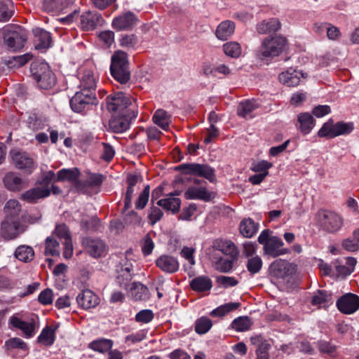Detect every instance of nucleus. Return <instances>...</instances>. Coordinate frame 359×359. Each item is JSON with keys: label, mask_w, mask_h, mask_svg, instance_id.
<instances>
[{"label": "nucleus", "mask_w": 359, "mask_h": 359, "mask_svg": "<svg viewBox=\"0 0 359 359\" xmlns=\"http://www.w3.org/2000/svg\"><path fill=\"white\" fill-rule=\"evenodd\" d=\"M106 106L107 110L114 114L109 121V127L114 133L127 130L131 121L137 116L136 100L122 92L109 95Z\"/></svg>", "instance_id": "f257e3e1"}, {"label": "nucleus", "mask_w": 359, "mask_h": 359, "mask_svg": "<svg viewBox=\"0 0 359 359\" xmlns=\"http://www.w3.org/2000/svg\"><path fill=\"white\" fill-rule=\"evenodd\" d=\"M10 327L22 332L26 339L32 338L39 330L38 317L34 313L18 312L8 320Z\"/></svg>", "instance_id": "f03ea898"}, {"label": "nucleus", "mask_w": 359, "mask_h": 359, "mask_svg": "<svg viewBox=\"0 0 359 359\" xmlns=\"http://www.w3.org/2000/svg\"><path fill=\"white\" fill-rule=\"evenodd\" d=\"M55 177L53 171L43 173L38 181L36 186L22 194V199L29 203L48 197L50 194V184Z\"/></svg>", "instance_id": "7ed1b4c3"}, {"label": "nucleus", "mask_w": 359, "mask_h": 359, "mask_svg": "<svg viewBox=\"0 0 359 359\" xmlns=\"http://www.w3.org/2000/svg\"><path fill=\"white\" fill-rule=\"evenodd\" d=\"M286 43V39L280 36L266 37L257 51V56L262 60L278 56L284 50Z\"/></svg>", "instance_id": "20e7f679"}, {"label": "nucleus", "mask_w": 359, "mask_h": 359, "mask_svg": "<svg viewBox=\"0 0 359 359\" xmlns=\"http://www.w3.org/2000/svg\"><path fill=\"white\" fill-rule=\"evenodd\" d=\"M354 130L353 122L338 121L334 123L332 118L325 122L318 132L320 137L333 139L341 135H347Z\"/></svg>", "instance_id": "39448f33"}, {"label": "nucleus", "mask_w": 359, "mask_h": 359, "mask_svg": "<svg viewBox=\"0 0 359 359\" xmlns=\"http://www.w3.org/2000/svg\"><path fill=\"white\" fill-rule=\"evenodd\" d=\"M31 72L41 88L49 89L55 85L56 79L48 63L44 62L32 63Z\"/></svg>", "instance_id": "423d86ee"}, {"label": "nucleus", "mask_w": 359, "mask_h": 359, "mask_svg": "<svg viewBox=\"0 0 359 359\" xmlns=\"http://www.w3.org/2000/svg\"><path fill=\"white\" fill-rule=\"evenodd\" d=\"M176 170L184 175L203 177L210 182L215 180V170L208 164L183 163L179 165Z\"/></svg>", "instance_id": "0eeeda50"}, {"label": "nucleus", "mask_w": 359, "mask_h": 359, "mask_svg": "<svg viewBox=\"0 0 359 359\" xmlns=\"http://www.w3.org/2000/svg\"><path fill=\"white\" fill-rule=\"evenodd\" d=\"M320 227L328 233H336L344 224L343 217L332 211L323 210L318 214Z\"/></svg>", "instance_id": "6e6552de"}, {"label": "nucleus", "mask_w": 359, "mask_h": 359, "mask_svg": "<svg viewBox=\"0 0 359 359\" xmlns=\"http://www.w3.org/2000/svg\"><path fill=\"white\" fill-rule=\"evenodd\" d=\"M25 231L18 217H6L1 225L0 234L6 240H13Z\"/></svg>", "instance_id": "1a4fd4ad"}, {"label": "nucleus", "mask_w": 359, "mask_h": 359, "mask_svg": "<svg viewBox=\"0 0 359 359\" xmlns=\"http://www.w3.org/2000/svg\"><path fill=\"white\" fill-rule=\"evenodd\" d=\"M96 100L95 93H91L86 89L76 92L74 97L70 100V106L72 109L76 113L83 112L86 108L93 104Z\"/></svg>", "instance_id": "9d476101"}, {"label": "nucleus", "mask_w": 359, "mask_h": 359, "mask_svg": "<svg viewBox=\"0 0 359 359\" xmlns=\"http://www.w3.org/2000/svg\"><path fill=\"white\" fill-rule=\"evenodd\" d=\"M194 185L190 186L184 193V197L188 200H202L209 201L212 198L211 192L208 191L203 184L205 182L197 178L193 179Z\"/></svg>", "instance_id": "9b49d317"}, {"label": "nucleus", "mask_w": 359, "mask_h": 359, "mask_svg": "<svg viewBox=\"0 0 359 359\" xmlns=\"http://www.w3.org/2000/svg\"><path fill=\"white\" fill-rule=\"evenodd\" d=\"M138 22L139 20L136 15L131 11H127L116 16L112 20L111 27L117 32L130 31L133 29Z\"/></svg>", "instance_id": "f8f14e48"}, {"label": "nucleus", "mask_w": 359, "mask_h": 359, "mask_svg": "<svg viewBox=\"0 0 359 359\" xmlns=\"http://www.w3.org/2000/svg\"><path fill=\"white\" fill-rule=\"evenodd\" d=\"M78 78L80 81L79 88L82 90L95 93L96 87V77L92 67L83 66L78 70Z\"/></svg>", "instance_id": "ddd939ff"}, {"label": "nucleus", "mask_w": 359, "mask_h": 359, "mask_svg": "<svg viewBox=\"0 0 359 359\" xmlns=\"http://www.w3.org/2000/svg\"><path fill=\"white\" fill-rule=\"evenodd\" d=\"M26 40L27 36L20 27L13 31L8 32L4 36V41L8 48L13 51L21 49Z\"/></svg>", "instance_id": "4468645a"}, {"label": "nucleus", "mask_w": 359, "mask_h": 359, "mask_svg": "<svg viewBox=\"0 0 359 359\" xmlns=\"http://www.w3.org/2000/svg\"><path fill=\"white\" fill-rule=\"evenodd\" d=\"M337 306L343 313H353L359 309V297L352 293L344 294L337 302Z\"/></svg>", "instance_id": "2eb2a0df"}, {"label": "nucleus", "mask_w": 359, "mask_h": 359, "mask_svg": "<svg viewBox=\"0 0 359 359\" xmlns=\"http://www.w3.org/2000/svg\"><path fill=\"white\" fill-rule=\"evenodd\" d=\"M132 271V263L125 258V259L122 260V262L120 263V266L117 269L118 276L116 277V282L121 287L128 290L129 283L133 278Z\"/></svg>", "instance_id": "dca6fc26"}, {"label": "nucleus", "mask_w": 359, "mask_h": 359, "mask_svg": "<svg viewBox=\"0 0 359 359\" xmlns=\"http://www.w3.org/2000/svg\"><path fill=\"white\" fill-rule=\"evenodd\" d=\"M11 155L13 163L18 169L31 173L35 168L34 159L28 154L21 151H13L11 153Z\"/></svg>", "instance_id": "f3484780"}, {"label": "nucleus", "mask_w": 359, "mask_h": 359, "mask_svg": "<svg viewBox=\"0 0 359 359\" xmlns=\"http://www.w3.org/2000/svg\"><path fill=\"white\" fill-rule=\"evenodd\" d=\"M307 74L297 69L290 68L279 74V81L288 87H294L300 83L301 78L305 79Z\"/></svg>", "instance_id": "a211bd4d"}, {"label": "nucleus", "mask_w": 359, "mask_h": 359, "mask_svg": "<svg viewBox=\"0 0 359 359\" xmlns=\"http://www.w3.org/2000/svg\"><path fill=\"white\" fill-rule=\"evenodd\" d=\"M102 15L95 11H88L81 16V24L86 31L94 29L97 25H102Z\"/></svg>", "instance_id": "6ab92c4d"}, {"label": "nucleus", "mask_w": 359, "mask_h": 359, "mask_svg": "<svg viewBox=\"0 0 359 359\" xmlns=\"http://www.w3.org/2000/svg\"><path fill=\"white\" fill-rule=\"evenodd\" d=\"M284 243L278 236H271L269 243L264 247V252L273 257L285 255L287 252L286 249L282 248Z\"/></svg>", "instance_id": "aec40b11"}, {"label": "nucleus", "mask_w": 359, "mask_h": 359, "mask_svg": "<svg viewBox=\"0 0 359 359\" xmlns=\"http://www.w3.org/2000/svg\"><path fill=\"white\" fill-rule=\"evenodd\" d=\"M76 301L82 308L89 309L95 307L100 299L90 290H84L78 294Z\"/></svg>", "instance_id": "412c9836"}, {"label": "nucleus", "mask_w": 359, "mask_h": 359, "mask_svg": "<svg viewBox=\"0 0 359 359\" xmlns=\"http://www.w3.org/2000/svg\"><path fill=\"white\" fill-rule=\"evenodd\" d=\"M32 55L26 53L21 55L5 57L2 60L3 64L10 70L18 69L32 59Z\"/></svg>", "instance_id": "4be33fe9"}, {"label": "nucleus", "mask_w": 359, "mask_h": 359, "mask_svg": "<svg viewBox=\"0 0 359 359\" xmlns=\"http://www.w3.org/2000/svg\"><path fill=\"white\" fill-rule=\"evenodd\" d=\"M271 273L278 278H284L292 272V264L286 260L278 259L271 265Z\"/></svg>", "instance_id": "5701e85b"}, {"label": "nucleus", "mask_w": 359, "mask_h": 359, "mask_svg": "<svg viewBox=\"0 0 359 359\" xmlns=\"http://www.w3.org/2000/svg\"><path fill=\"white\" fill-rule=\"evenodd\" d=\"M212 247L233 259H236L238 254L236 246L229 240L217 239L214 241Z\"/></svg>", "instance_id": "b1692460"}, {"label": "nucleus", "mask_w": 359, "mask_h": 359, "mask_svg": "<svg viewBox=\"0 0 359 359\" xmlns=\"http://www.w3.org/2000/svg\"><path fill=\"white\" fill-rule=\"evenodd\" d=\"M156 266L166 273H175L179 269V263L176 258L170 255H161L156 261Z\"/></svg>", "instance_id": "393cba45"}, {"label": "nucleus", "mask_w": 359, "mask_h": 359, "mask_svg": "<svg viewBox=\"0 0 359 359\" xmlns=\"http://www.w3.org/2000/svg\"><path fill=\"white\" fill-rule=\"evenodd\" d=\"M88 253L93 257H100L105 252V245L99 239L86 238L83 241Z\"/></svg>", "instance_id": "a878e982"}, {"label": "nucleus", "mask_w": 359, "mask_h": 359, "mask_svg": "<svg viewBox=\"0 0 359 359\" xmlns=\"http://www.w3.org/2000/svg\"><path fill=\"white\" fill-rule=\"evenodd\" d=\"M3 181L6 188L12 191H20L25 187V182L22 179L12 172H8Z\"/></svg>", "instance_id": "bb28decb"}, {"label": "nucleus", "mask_w": 359, "mask_h": 359, "mask_svg": "<svg viewBox=\"0 0 359 359\" xmlns=\"http://www.w3.org/2000/svg\"><path fill=\"white\" fill-rule=\"evenodd\" d=\"M281 24L278 18L264 20L257 25V32L260 34L276 32L280 29Z\"/></svg>", "instance_id": "cd10ccee"}, {"label": "nucleus", "mask_w": 359, "mask_h": 359, "mask_svg": "<svg viewBox=\"0 0 359 359\" xmlns=\"http://www.w3.org/2000/svg\"><path fill=\"white\" fill-rule=\"evenodd\" d=\"M33 32L38 41L35 45L36 49L43 50L50 47L52 37L50 32L41 28H35Z\"/></svg>", "instance_id": "c85d7f7f"}, {"label": "nucleus", "mask_w": 359, "mask_h": 359, "mask_svg": "<svg viewBox=\"0 0 359 359\" xmlns=\"http://www.w3.org/2000/svg\"><path fill=\"white\" fill-rule=\"evenodd\" d=\"M190 287L195 292H204L210 291L212 287L211 279L206 276H199L190 281Z\"/></svg>", "instance_id": "c756f323"}, {"label": "nucleus", "mask_w": 359, "mask_h": 359, "mask_svg": "<svg viewBox=\"0 0 359 359\" xmlns=\"http://www.w3.org/2000/svg\"><path fill=\"white\" fill-rule=\"evenodd\" d=\"M175 195H179V193L175 191V194H171L166 198L158 200L156 204L166 210H170L173 213H176L180 210L181 200L179 198L174 197Z\"/></svg>", "instance_id": "7c9ffc66"}, {"label": "nucleus", "mask_w": 359, "mask_h": 359, "mask_svg": "<svg viewBox=\"0 0 359 359\" xmlns=\"http://www.w3.org/2000/svg\"><path fill=\"white\" fill-rule=\"evenodd\" d=\"M74 2V0H44L43 8L47 12H62Z\"/></svg>", "instance_id": "2f4dec72"}, {"label": "nucleus", "mask_w": 359, "mask_h": 359, "mask_svg": "<svg viewBox=\"0 0 359 359\" xmlns=\"http://www.w3.org/2000/svg\"><path fill=\"white\" fill-rule=\"evenodd\" d=\"M234 30V22L231 20H225L217 26L215 35L218 39L225 41L233 34Z\"/></svg>", "instance_id": "473e14b6"}, {"label": "nucleus", "mask_w": 359, "mask_h": 359, "mask_svg": "<svg viewBox=\"0 0 359 359\" xmlns=\"http://www.w3.org/2000/svg\"><path fill=\"white\" fill-rule=\"evenodd\" d=\"M299 123V129L304 135L311 133L315 126V119L309 113H301L297 117Z\"/></svg>", "instance_id": "72a5a7b5"}, {"label": "nucleus", "mask_w": 359, "mask_h": 359, "mask_svg": "<svg viewBox=\"0 0 359 359\" xmlns=\"http://www.w3.org/2000/svg\"><path fill=\"white\" fill-rule=\"evenodd\" d=\"M259 107L255 100H248L241 102L238 108V115L245 118H252V112Z\"/></svg>", "instance_id": "f704fd0d"}, {"label": "nucleus", "mask_w": 359, "mask_h": 359, "mask_svg": "<svg viewBox=\"0 0 359 359\" xmlns=\"http://www.w3.org/2000/svg\"><path fill=\"white\" fill-rule=\"evenodd\" d=\"M258 224L251 218L243 219L239 226L241 233L245 238H252L258 231Z\"/></svg>", "instance_id": "c9c22d12"}, {"label": "nucleus", "mask_w": 359, "mask_h": 359, "mask_svg": "<svg viewBox=\"0 0 359 359\" xmlns=\"http://www.w3.org/2000/svg\"><path fill=\"white\" fill-rule=\"evenodd\" d=\"M154 123L163 130H168L171 122V115L163 109H157L152 118Z\"/></svg>", "instance_id": "e433bc0d"}, {"label": "nucleus", "mask_w": 359, "mask_h": 359, "mask_svg": "<svg viewBox=\"0 0 359 359\" xmlns=\"http://www.w3.org/2000/svg\"><path fill=\"white\" fill-rule=\"evenodd\" d=\"M138 43V37L134 34H123L118 38L119 46L127 50H135Z\"/></svg>", "instance_id": "4c0bfd02"}, {"label": "nucleus", "mask_w": 359, "mask_h": 359, "mask_svg": "<svg viewBox=\"0 0 359 359\" xmlns=\"http://www.w3.org/2000/svg\"><path fill=\"white\" fill-rule=\"evenodd\" d=\"M128 55L123 50L116 51L111 57L110 68H129Z\"/></svg>", "instance_id": "58836bf2"}, {"label": "nucleus", "mask_w": 359, "mask_h": 359, "mask_svg": "<svg viewBox=\"0 0 359 359\" xmlns=\"http://www.w3.org/2000/svg\"><path fill=\"white\" fill-rule=\"evenodd\" d=\"M329 303H332V295L326 290H318L311 298L313 306H321Z\"/></svg>", "instance_id": "ea45409f"}, {"label": "nucleus", "mask_w": 359, "mask_h": 359, "mask_svg": "<svg viewBox=\"0 0 359 359\" xmlns=\"http://www.w3.org/2000/svg\"><path fill=\"white\" fill-rule=\"evenodd\" d=\"M15 257L24 262L32 261L34 257V250L28 245H20L15 250Z\"/></svg>", "instance_id": "a19ab883"}, {"label": "nucleus", "mask_w": 359, "mask_h": 359, "mask_svg": "<svg viewBox=\"0 0 359 359\" xmlns=\"http://www.w3.org/2000/svg\"><path fill=\"white\" fill-rule=\"evenodd\" d=\"M111 76L121 84H126L130 79L129 68H110Z\"/></svg>", "instance_id": "79ce46f5"}, {"label": "nucleus", "mask_w": 359, "mask_h": 359, "mask_svg": "<svg viewBox=\"0 0 359 359\" xmlns=\"http://www.w3.org/2000/svg\"><path fill=\"white\" fill-rule=\"evenodd\" d=\"M223 50L224 53L231 57L238 58L242 53V48L238 42L230 41L223 45Z\"/></svg>", "instance_id": "37998d69"}, {"label": "nucleus", "mask_w": 359, "mask_h": 359, "mask_svg": "<svg viewBox=\"0 0 359 359\" xmlns=\"http://www.w3.org/2000/svg\"><path fill=\"white\" fill-rule=\"evenodd\" d=\"M195 332L198 334H204L207 333L212 326L211 319L208 317L203 316L198 318L194 323Z\"/></svg>", "instance_id": "c03bdc74"}, {"label": "nucleus", "mask_w": 359, "mask_h": 359, "mask_svg": "<svg viewBox=\"0 0 359 359\" xmlns=\"http://www.w3.org/2000/svg\"><path fill=\"white\" fill-rule=\"evenodd\" d=\"M240 306V303L230 302L218 306L215 309L212 310L210 313L212 316L222 317L227 314L228 313L237 309Z\"/></svg>", "instance_id": "a18cd8bd"}, {"label": "nucleus", "mask_w": 359, "mask_h": 359, "mask_svg": "<svg viewBox=\"0 0 359 359\" xmlns=\"http://www.w3.org/2000/svg\"><path fill=\"white\" fill-rule=\"evenodd\" d=\"M38 341L45 346H49L55 341V332L50 327L43 328L38 337Z\"/></svg>", "instance_id": "49530a36"}, {"label": "nucleus", "mask_w": 359, "mask_h": 359, "mask_svg": "<svg viewBox=\"0 0 359 359\" xmlns=\"http://www.w3.org/2000/svg\"><path fill=\"white\" fill-rule=\"evenodd\" d=\"M272 167L273 164L265 160H262L253 162L251 165L250 169L255 172L268 176L269 170Z\"/></svg>", "instance_id": "de8ad7c7"}, {"label": "nucleus", "mask_w": 359, "mask_h": 359, "mask_svg": "<svg viewBox=\"0 0 359 359\" xmlns=\"http://www.w3.org/2000/svg\"><path fill=\"white\" fill-rule=\"evenodd\" d=\"M79 175L78 169H62L57 172V180L69 182H75Z\"/></svg>", "instance_id": "09e8293b"}, {"label": "nucleus", "mask_w": 359, "mask_h": 359, "mask_svg": "<svg viewBox=\"0 0 359 359\" xmlns=\"http://www.w3.org/2000/svg\"><path fill=\"white\" fill-rule=\"evenodd\" d=\"M251 325V320L247 316L238 317L231 323L232 328L238 332L246 331L250 328Z\"/></svg>", "instance_id": "8fccbe9b"}, {"label": "nucleus", "mask_w": 359, "mask_h": 359, "mask_svg": "<svg viewBox=\"0 0 359 359\" xmlns=\"http://www.w3.org/2000/svg\"><path fill=\"white\" fill-rule=\"evenodd\" d=\"M13 14V4L11 1L0 2V22L8 20Z\"/></svg>", "instance_id": "3c124183"}, {"label": "nucleus", "mask_w": 359, "mask_h": 359, "mask_svg": "<svg viewBox=\"0 0 359 359\" xmlns=\"http://www.w3.org/2000/svg\"><path fill=\"white\" fill-rule=\"evenodd\" d=\"M262 260L260 257L256 255L248 259L246 267L250 274L254 275L260 271L262 268Z\"/></svg>", "instance_id": "603ef678"}, {"label": "nucleus", "mask_w": 359, "mask_h": 359, "mask_svg": "<svg viewBox=\"0 0 359 359\" xmlns=\"http://www.w3.org/2000/svg\"><path fill=\"white\" fill-rule=\"evenodd\" d=\"M20 210L21 206L17 200H9L4 207L6 217H18Z\"/></svg>", "instance_id": "864d4df0"}, {"label": "nucleus", "mask_w": 359, "mask_h": 359, "mask_svg": "<svg viewBox=\"0 0 359 359\" xmlns=\"http://www.w3.org/2000/svg\"><path fill=\"white\" fill-rule=\"evenodd\" d=\"M236 259H224L222 257H220L215 262V269L220 271L224 273L229 272L233 265V262Z\"/></svg>", "instance_id": "5fc2aeb1"}, {"label": "nucleus", "mask_w": 359, "mask_h": 359, "mask_svg": "<svg viewBox=\"0 0 359 359\" xmlns=\"http://www.w3.org/2000/svg\"><path fill=\"white\" fill-rule=\"evenodd\" d=\"M45 254L51 256L59 255V243L56 240L49 237L46 238Z\"/></svg>", "instance_id": "6e6d98bb"}, {"label": "nucleus", "mask_w": 359, "mask_h": 359, "mask_svg": "<svg viewBox=\"0 0 359 359\" xmlns=\"http://www.w3.org/2000/svg\"><path fill=\"white\" fill-rule=\"evenodd\" d=\"M103 182V175L101 174H90L83 184L86 187H98Z\"/></svg>", "instance_id": "4d7b16f0"}, {"label": "nucleus", "mask_w": 359, "mask_h": 359, "mask_svg": "<svg viewBox=\"0 0 359 359\" xmlns=\"http://www.w3.org/2000/svg\"><path fill=\"white\" fill-rule=\"evenodd\" d=\"M271 348L270 344L266 340H262L256 351L257 359H269V351Z\"/></svg>", "instance_id": "13d9d810"}, {"label": "nucleus", "mask_w": 359, "mask_h": 359, "mask_svg": "<svg viewBox=\"0 0 359 359\" xmlns=\"http://www.w3.org/2000/svg\"><path fill=\"white\" fill-rule=\"evenodd\" d=\"M112 341L109 339L95 340L90 343V347L97 351L104 352L107 349L111 348Z\"/></svg>", "instance_id": "bf43d9fd"}, {"label": "nucleus", "mask_w": 359, "mask_h": 359, "mask_svg": "<svg viewBox=\"0 0 359 359\" xmlns=\"http://www.w3.org/2000/svg\"><path fill=\"white\" fill-rule=\"evenodd\" d=\"M149 186H146L135 202V208L137 209L142 210L146 206L149 201Z\"/></svg>", "instance_id": "052dcab7"}, {"label": "nucleus", "mask_w": 359, "mask_h": 359, "mask_svg": "<svg viewBox=\"0 0 359 359\" xmlns=\"http://www.w3.org/2000/svg\"><path fill=\"white\" fill-rule=\"evenodd\" d=\"M5 346L8 349L19 348L21 350H27V344L20 338L13 337L6 341Z\"/></svg>", "instance_id": "680f3d73"}, {"label": "nucleus", "mask_w": 359, "mask_h": 359, "mask_svg": "<svg viewBox=\"0 0 359 359\" xmlns=\"http://www.w3.org/2000/svg\"><path fill=\"white\" fill-rule=\"evenodd\" d=\"M38 301L43 305H50L53 301V292L51 289L46 288L42 290L38 297Z\"/></svg>", "instance_id": "e2e57ef3"}, {"label": "nucleus", "mask_w": 359, "mask_h": 359, "mask_svg": "<svg viewBox=\"0 0 359 359\" xmlns=\"http://www.w3.org/2000/svg\"><path fill=\"white\" fill-rule=\"evenodd\" d=\"M131 290L133 291H137L140 292V294L136 293L135 294V298L137 300H142L145 299L147 297L148 288L145 285L140 283H134Z\"/></svg>", "instance_id": "0e129e2a"}, {"label": "nucleus", "mask_w": 359, "mask_h": 359, "mask_svg": "<svg viewBox=\"0 0 359 359\" xmlns=\"http://www.w3.org/2000/svg\"><path fill=\"white\" fill-rule=\"evenodd\" d=\"M154 318V313L151 310L145 309L138 312L135 316L137 322L148 323Z\"/></svg>", "instance_id": "69168bd1"}, {"label": "nucleus", "mask_w": 359, "mask_h": 359, "mask_svg": "<svg viewBox=\"0 0 359 359\" xmlns=\"http://www.w3.org/2000/svg\"><path fill=\"white\" fill-rule=\"evenodd\" d=\"M219 135L218 129L213 124H210V128L207 129L206 135L204 138V143L208 144L217 138Z\"/></svg>", "instance_id": "338daca9"}, {"label": "nucleus", "mask_w": 359, "mask_h": 359, "mask_svg": "<svg viewBox=\"0 0 359 359\" xmlns=\"http://www.w3.org/2000/svg\"><path fill=\"white\" fill-rule=\"evenodd\" d=\"M154 248V243L149 236H146L143 240L142 252L144 256L149 255Z\"/></svg>", "instance_id": "774afa93"}]
</instances>
